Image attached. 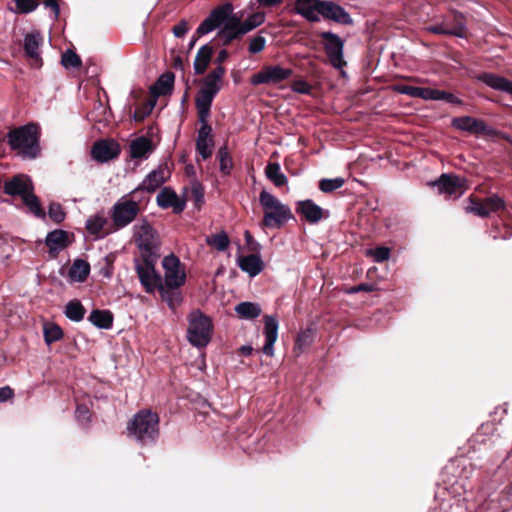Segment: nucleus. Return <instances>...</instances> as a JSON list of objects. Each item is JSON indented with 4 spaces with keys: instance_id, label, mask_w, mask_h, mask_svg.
Masks as SVG:
<instances>
[{
    "instance_id": "f257e3e1",
    "label": "nucleus",
    "mask_w": 512,
    "mask_h": 512,
    "mask_svg": "<svg viewBox=\"0 0 512 512\" xmlns=\"http://www.w3.org/2000/svg\"><path fill=\"white\" fill-rule=\"evenodd\" d=\"M135 228L137 247L141 251V258L135 259V270L140 282H144L147 273L156 270L155 266L160 257V241L157 231L147 221Z\"/></svg>"
},
{
    "instance_id": "f03ea898",
    "label": "nucleus",
    "mask_w": 512,
    "mask_h": 512,
    "mask_svg": "<svg viewBox=\"0 0 512 512\" xmlns=\"http://www.w3.org/2000/svg\"><path fill=\"white\" fill-rule=\"evenodd\" d=\"M40 135L39 125L29 123L11 129L7 134V142L23 158L35 159L40 154Z\"/></svg>"
},
{
    "instance_id": "7ed1b4c3",
    "label": "nucleus",
    "mask_w": 512,
    "mask_h": 512,
    "mask_svg": "<svg viewBox=\"0 0 512 512\" xmlns=\"http://www.w3.org/2000/svg\"><path fill=\"white\" fill-rule=\"evenodd\" d=\"M259 203L263 209L260 223L262 228L281 229L289 220L294 219L290 207L266 190L260 192Z\"/></svg>"
},
{
    "instance_id": "20e7f679",
    "label": "nucleus",
    "mask_w": 512,
    "mask_h": 512,
    "mask_svg": "<svg viewBox=\"0 0 512 512\" xmlns=\"http://www.w3.org/2000/svg\"><path fill=\"white\" fill-rule=\"evenodd\" d=\"M127 430L142 445L153 443L159 436V416L150 409H142L128 423Z\"/></svg>"
},
{
    "instance_id": "39448f33",
    "label": "nucleus",
    "mask_w": 512,
    "mask_h": 512,
    "mask_svg": "<svg viewBox=\"0 0 512 512\" xmlns=\"http://www.w3.org/2000/svg\"><path fill=\"white\" fill-rule=\"evenodd\" d=\"M187 339L189 343L197 348L206 347L212 338V319L200 309H194L188 315Z\"/></svg>"
},
{
    "instance_id": "423d86ee",
    "label": "nucleus",
    "mask_w": 512,
    "mask_h": 512,
    "mask_svg": "<svg viewBox=\"0 0 512 512\" xmlns=\"http://www.w3.org/2000/svg\"><path fill=\"white\" fill-rule=\"evenodd\" d=\"M140 283L147 293H153L157 289L162 300L173 310L183 301L180 288H168L163 285V279L156 270L153 273H147L146 281Z\"/></svg>"
},
{
    "instance_id": "0eeeda50",
    "label": "nucleus",
    "mask_w": 512,
    "mask_h": 512,
    "mask_svg": "<svg viewBox=\"0 0 512 512\" xmlns=\"http://www.w3.org/2000/svg\"><path fill=\"white\" fill-rule=\"evenodd\" d=\"M233 10L234 7L230 2L216 6L198 26L196 34L203 36L226 25L231 19L235 18L236 14L233 13Z\"/></svg>"
},
{
    "instance_id": "6e6552de",
    "label": "nucleus",
    "mask_w": 512,
    "mask_h": 512,
    "mask_svg": "<svg viewBox=\"0 0 512 512\" xmlns=\"http://www.w3.org/2000/svg\"><path fill=\"white\" fill-rule=\"evenodd\" d=\"M139 212L138 202L125 198L118 200L111 209V219L115 230L128 226L137 218Z\"/></svg>"
},
{
    "instance_id": "1a4fd4ad",
    "label": "nucleus",
    "mask_w": 512,
    "mask_h": 512,
    "mask_svg": "<svg viewBox=\"0 0 512 512\" xmlns=\"http://www.w3.org/2000/svg\"><path fill=\"white\" fill-rule=\"evenodd\" d=\"M468 201L470 204L465 207V211L481 218H487L492 212H498L506 208L504 199L497 194H493L484 199L471 195L469 196Z\"/></svg>"
},
{
    "instance_id": "9d476101",
    "label": "nucleus",
    "mask_w": 512,
    "mask_h": 512,
    "mask_svg": "<svg viewBox=\"0 0 512 512\" xmlns=\"http://www.w3.org/2000/svg\"><path fill=\"white\" fill-rule=\"evenodd\" d=\"M162 266L164 269L163 285L168 288H180L185 284V268L176 255L170 254L165 256Z\"/></svg>"
},
{
    "instance_id": "9b49d317",
    "label": "nucleus",
    "mask_w": 512,
    "mask_h": 512,
    "mask_svg": "<svg viewBox=\"0 0 512 512\" xmlns=\"http://www.w3.org/2000/svg\"><path fill=\"white\" fill-rule=\"evenodd\" d=\"M292 74L293 70L290 68H283L280 65H266L251 76L250 83L254 86L261 84L277 85L289 79Z\"/></svg>"
},
{
    "instance_id": "f8f14e48",
    "label": "nucleus",
    "mask_w": 512,
    "mask_h": 512,
    "mask_svg": "<svg viewBox=\"0 0 512 512\" xmlns=\"http://www.w3.org/2000/svg\"><path fill=\"white\" fill-rule=\"evenodd\" d=\"M319 37L323 42V47L330 64L336 69H341L345 66L346 61L343 58V40L337 34L330 31L319 33Z\"/></svg>"
},
{
    "instance_id": "ddd939ff",
    "label": "nucleus",
    "mask_w": 512,
    "mask_h": 512,
    "mask_svg": "<svg viewBox=\"0 0 512 512\" xmlns=\"http://www.w3.org/2000/svg\"><path fill=\"white\" fill-rule=\"evenodd\" d=\"M44 37L39 30L28 32L24 36L23 50L24 55L33 68H40L43 60L40 54V47L43 45Z\"/></svg>"
},
{
    "instance_id": "4468645a",
    "label": "nucleus",
    "mask_w": 512,
    "mask_h": 512,
    "mask_svg": "<svg viewBox=\"0 0 512 512\" xmlns=\"http://www.w3.org/2000/svg\"><path fill=\"white\" fill-rule=\"evenodd\" d=\"M120 153V144L113 139L98 140L93 144L91 149V157L99 163L116 159Z\"/></svg>"
},
{
    "instance_id": "2eb2a0df",
    "label": "nucleus",
    "mask_w": 512,
    "mask_h": 512,
    "mask_svg": "<svg viewBox=\"0 0 512 512\" xmlns=\"http://www.w3.org/2000/svg\"><path fill=\"white\" fill-rule=\"evenodd\" d=\"M467 183L466 178L451 173L442 174L435 182L440 192L455 197H460L466 192L469 188Z\"/></svg>"
},
{
    "instance_id": "dca6fc26",
    "label": "nucleus",
    "mask_w": 512,
    "mask_h": 512,
    "mask_svg": "<svg viewBox=\"0 0 512 512\" xmlns=\"http://www.w3.org/2000/svg\"><path fill=\"white\" fill-rule=\"evenodd\" d=\"M171 176V169L167 163L160 164L157 169L151 171L143 180L142 184L132 194L140 190L154 192L164 184Z\"/></svg>"
},
{
    "instance_id": "f3484780",
    "label": "nucleus",
    "mask_w": 512,
    "mask_h": 512,
    "mask_svg": "<svg viewBox=\"0 0 512 512\" xmlns=\"http://www.w3.org/2000/svg\"><path fill=\"white\" fill-rule=\"evenodd\" d=\"M319 14L325 19L330 20L342 25H352L353 19L350 14L340 5L332 2L323 0L320 3Z\"/></svg>"
},
{
    "instance_id": "a211bd4d",
    "label": "nucleus",
    "mask_w": 512,
    "mask_h": 512,
    "mask_svg": "<svg viewBox=\"0 0 512 512\" xmlns=\"http://www.w3.org/2000/svg\"><path fill=\"white\" fill-rule=\"evenodd\" d=\"M264 329L265 343L262 347V352L269 357L274 355V344L278 338V319L274 315H264Z\"/></svg>"
},
{
    "instance_id": "6ab92c4d",
    "label": "nucleus",
    "mask_w": 512,
    "mask_h": 512,
    "mask_svg": "<svg viewBox=\"0 0 512 512\" xmlns=\"http://www.w3.org/2000/svg\"><path fill=\"white\" fill-rule=\"evenodd\" d=\"M156 202L162 209L172 208L175 214H180L186 207V199L180 198L170 187H164L157 195Z\"/></svg>"
},
{
    "instance_id": "aec40b11",
    "label": "nucleus",
    "mask_w": 512,
    "mask_h": 512,
    "mask_svg": "<svg viewBox=\"0 0 512 512\" xmlns=\"http://www.w3.org/2000/svg\"><path fill=\"white\" fill-rule=\"evenodd\" d=\"M213 129L210 124H201L197 131L196 151L206 160L212 156L214 147Z\"/></svg>"
},
{
    "instance_id": "412c9836",
    "label": "nucleus",
    "mask_w": 512,
    "mask_h": 512,
    "mask_svg": "<svg viewBox=\"0 0 512 512\" xmlns=\"http://www.w3.org/2000/svg\"><path fill=\"white\" fill-rule=\"evenodd\" d=\"M3 190L9 196H20L22 198L30 190H34V185L27 175L17 174L5 181Z\"/></svg>"
},
{
    "instance_id": "4be33fe9",
    "label": "nucleus",
    "mask_w": 512,
    "mask_h": 512,
    "mask_svg": "<svg viewBox=\"0 0 512 512\" xmlns=\"http://www.w3.org/2000/svg\"><path fill=\"white\" fill-rule=\"evenodd\" d=\"M452 126L456 129L476 135H487L490 132L485 121L471 116L453 118Z\"/></svg>"
},
{
    "instance_id": "5701e85b",
    "label": "nucleus",
    "mask_w": 512,
    "mask_h": 512,
    "mask_svg": "<svg viewBox=\"0 0 512 512\" xmlns=\"http://www.w3.org/2000/svg\"><path fill=\"white\" fill-rule=\"evenodd\" d=\"M175 75L167 71L159 76L156 82L150 87L151 98L157 100L159 96L170 95L174 89Z\"/></svg>"
},
{
    "instance_id": "b1692460",
    "label": "nucleus",
    "mask_w": 512,
    "mask_h": 512,
    "mask_svg": "<svg viewBox=\"0 0 512 512\" xmlns=\"http://www.w3.org/2000/svg\"><path fill=\"white\" fill-rule=\"evenodd\" d=\"M322 2L323 0H296L294 11L309 22H318L320 18L316 12L319 14Z\"/></svg>"
},
{
    "instance_id": "393cba45",
    "label": "nucleus",
    "mask_w": 512,
    "mask_h": 512,
    "mask_svg": "<svg viewBox=\"0 0 512 512\" xmlns=\"http://www.w3.org/2000/svg\"><path fill=\"white\" fill-rule=\"evenodd\" d=\"M477 80L483 82L492 89L512 95V81L503 76L491 72H482L478 74Z\"/></svg>"
},
{
    "instance_id": "a878e982",
    "label": "nucleus",
    "mask_w": 512,
    "mask_h": 512,
    "mask_svg": "<svg viewBox=\"0 0 512 512\" xmlns=\"http://www.w3.org/2000/svg\"><path fill=\"white\" fill-rule=\"evenodd\" d=\"M226 74V69L223 66H216L211 70L208 75L203 79L202 87L203 91L210 92L217 95L223 85V78Z\"/></svg>"
},
{
    "instance_id": "bb28decb",
    "label": "nucleus",
    "mask_w": 512,
    "mask_h": 512,
    "mask_svg": "<svg viewBox=\"0 0 512 512\" xmlns=\"http://www.w3.org/2000/svg\"><path fill=\"white\" fill-rule=\"evenodd\" d=\"M242 38L243 35L241 34L233 18L230 20V22L226 23V25L219 29L215 39L218 41L219 45L227 47L234 41L241 40Z\"/></svg>"
},
{
    "instance_id": "cd10ccee",
    "label": "nucleus",
    "mask_w": 512,
    "mask_h": 512,
    "mask_svg": "<svg viewBox=\"0 0 512 512\" xmlns=\"http://www.w3.org/2000/svg\"><path fill=\"white\" fill-rule=\"evenodd\" d=\"M296 212L301 214L309 223L319 222L324 214L323 209L310 199L299 201L296 206Z\"/></svg>"
},
{
    "instance_id": "c85d7f7f",
    "label": "nucleus",
    "mask_w": 512,
    "mask_h": 512,
    "mask_svg": "<svg viewBox=\"0 0 512 512\" xmlns=\"http://www.w3.org/2000/svg\"><path fill=\"white\" fill-rule=\"evenodd\" d=\"M45 243L49 248L50 254L55 255L60 250L69 246V233L65 230L55 229L47 234Z\"/></svg>"
},
{
    "instance_id": "c756f323",
    "label": "nucleus",
    "mask_w": 512,
    "mask_h": 512,
    "mask_svg": "<svg viewBox=\"0 0 512 512\" xmlns=\"http://www.w3.org/2000/svg\"><path fill=\"white\" fill-rule=\"evenodd\" d=\"M214 54V47L211 43H207L199 48L194 59V72L196 75H203Z\"/></svg>"
},
{
    "instance_id": "7c9ffc66",
    "label": "nucleus",
    "mask_w": 512,
    "mask_h": 512,
    "mask_svg": "<svg viewBox=\"0 0 512 512\" xmlns=\"http://www.w3.org/2000/svg\"><path fill=\"white\" fill-rule=\"evenodd\" d=\"M130 157L132 159L147 158L148 155L154 150L153 142L151 139L141 136L132 140L130 143Z\"/></svg>"
},
{
    "instance_id": "2f4dec72",
    "label": "nucleus",
    "mask_w": 512,
    "mask_h": 512,
    "mask_svg": "<svg viewBox=\"0 0 512 512\" xmlns=\"http://www.w3.org/2000/svg\"><path fill=\"white\" fill-rule=\"evenodd\" d=\"M238 265L242 271L248 273L251 277L258 275L263 269V261L260 255L256 253L239 256Z\"/></svg>"
},
{
    "instance_id": "473e14b6",
    "label": "nucleus",
    "mask_w": 512,
    "mask_h": 512,
    "mask_svg": "<svg viewBox=\"0 0 512 512\" xmlns=\"http://www.w3.org/2000/svg\"><path fill=\"white\" fill-rule=\"evenodd\" d=\"M113 314L109 310H93L88 320L97 328L110 329L113 325Z\"/></svg>"
},
{
    "instance_id": "72a5a7b5",
    "label": "nucleus",
    "mask_w": 512,
    "mask_h": 512,
    "mask_svg": "<svg viewBox=\"0 0 512 512\" xmlns=\"http://www.w3.org/2000/svg\"><path fill=\"white\" fill-rule=\"evenodd\" d=\"M21 199L29 212L35 217L40 219L46 218V212L41 205L40 199L35 195L34 190H30L26 195H23Z\"/></svg>"
},
{
    "instance_id": "f704fd0d",
    "label": "nucleus",
    "mask_w": 512,
    "mask_h": 512,
    "mask_svg": "<svg viewBox=\"0 0 512 512\" xmlns=\"http://www.w3.org/2000/svg\"><path fill=\"white\" fill-rule=\"evenodd\" d=\"M235 312L241 319L253 320L261 315L262 309L258 303L240 302L235 306Z\"/></svg>"
},
{
    "instance_id": "c9c22d12",
    "label": "nucleus",
    "mask_w": 512,
    "mask_h": 512,
    "mask_svg": "<svg viewBox=\"0 0 512 512\" xmlns=\"http://www.w3.org/2000/svg\"><path fill=\"white\" fill-rule=\"evenodd\" d=\"M446 26L449 29V35H453L459 38L466 37V21L462 13L454 12L452 20H446Z\"/></svg>"
},
{
    "instance_id": "e433bc0d",
    "label": "nucleus",
    "mask_w": 512,
    "mask_h": 512,
    "mask_svg": "<svg viewBox=\"0 0 512 512\" xmlns=\"http://www.w3.org/2000/svg\"><path fill=\"white\" fill-rule=\"evenodd\" d=\"M90 273V264L83 259H76L69 269V277L77 282H84Z\"/></svg>"
},
{
    "instance_id": "4c0bfd02",
    "label": "nucleus",
    "mask_w": 512,
    "mask_h": 512,
    "mask_svg": "<svg viewBox=\"0 0 512 512\" xmlns=\"http://www.w3.org/2000/svg\"><path fill=\"white\" fill-rule=\"evenodd\" d=\"M265 174L276 187H282L287 184V177L280 171V165L277 162H270L265 168Z\"/></svg>"
},
{
    "instance_id": "58836bf2",
    "label": "nucleus",
    "mask_w": 512,
    "mask_h": 512,
    "mask_svg": "<svg viewBox=\"0 0 512 512\" xmlns=\"http://www.w3.org/2000/svg\"><path fill=\"white\" fill-rule=\"evenodd\" d=\"M64 313L71 321L80 322L84 318L86 309L79 300L74 299L66 304Z\"/></svg>"
},
{
    "instance_id": "ea45409f",
    "label": "nucleus",
    "mask_w": 512,
    "mask_h": 512,
    "mask_svg": "<svg viewBox=\"0 0 512 512\" xmlns=\"http://www.w3.org/2000/svg\"><path fill=\"white\" fill-rule=\"evenodd\" d=\"M314 340V332L312 329L307 328L305 330H302L298 333L295 344L293 347L294 353L299 355L302 353L305 349H307Z\"/></svg>"
},
{
    "instance_id": "a19ab883",
    "label": "nucleus",
    "mask_w": 512,
    "mask_h": 512,
    "mask_svg": "<svg viewBox=\"0 0 512 512\" xmlns=\"http://www.w3.org/2000/svg\"><path fill=\"white\" fill-rule=\"evenodd\" d=\"M206 243L208 246L215 248L217 251H225L230 244V239L225 231H220L207 236Z\"/></svg>"
},
{
    "instance_id": "79ce46f5",
    "label": "nucleus",
    "mask_w": 512,
    "mask_h": 512,
    "mask_svg": "<svg viewBox=\"0 0 512 512\" xmlns=\"http://www.w3.org/2000/svg\"><path fill=\"white\" fill-rule=\"evenodd\" d=\"M217 158L221 173L223 175H230L233 168V159L226 145L219 148Z\"/></svg>"
},
{
    "instance_id": "37998d69",
    "label": "nucleus",
    "mask_w": 512,
    "mask_h": 512,
    "mask_svg": "<svg viewBox=\"0 0 512 512\" xmlns=\"http://www.w3.org/2000/svg\"><path fill=\"white\" fill-rule=\"evenodd\" d=\"M45 342L49 345L63 338L62 328L55 323H46L43 328Z\"/></svg>"
},
{
    "instance_id": "c03bdc74",
    "label": "nucleus",
    "mask_w": 512,
    "mask_h": 512,
    "mask_svg": "<svg viewBox=\"0 0 512 512\" xmlns=\"http://www.w3.org/2000/svg\"><path fill=\"white\" fill-rule=\"evenodd\" d=\"M108 220L101 215H95L90 217L86 221V230L95 236H99L102 230L104 229L105 225L107 224Z\"/></svg>"
},
{
    "instance_id": "a18cd8bd",
    "label": "nucleus",
    "mask_w": 512,
    "mask_h": 512,
    "mask_svg": "<svg viewBox=\"0 0 512 512\" xmlns=\"http://www.w3.org/2000/svg\"><path fill=\"white\" fill-rule=\"evenodd\" d=\"M107 107L100 99L93 103V109L87 114V119L91 122H102L106 119Z\"/></svg>"
},
{
    "instance_id": "49530a36",
    "label": "nucleus",
    "mask_w": 512,
    "mask_h": 512,
    "mask_svg": "<svg viewBox=\"0 0 512 512\" xmlns=\"http://www.w3.org/2000/svg\"><path fill=\"white\" fill-rule=\"evenodd\" d=\"M156 100L155 99H149L145 103H143L142 106L137 107L133 113V119L136 122H142L144 119L149 116L155 107Z\"/></svg>"
},
{
    "instance_id": "de8ad7c7",
    "label": "nucleus",
    "mask_w": 512,
    "mask_h": 512,
    "mask_svg": "<svg viewBox=\"0 0 512 512\" xmlns=\"http://www.w3.org/2000/svg\"><path fill=\"white\" fill-rule=\"evenodd\" d=\"M61 64L65 68H79L82 65V60L74 51L67 50L62 54Z\"/></svg>"
},
{
    "instance_id": "09e8293b",
    "label": "nucleus",
    "mask_w": 512,
    "mask_h": 512,
    "mask_svg": "<svg viewBox=\"0 0 512 512\" xmlns=\"http://www.w3.org/2000/svg\"><path fill=\"white\" fill-rule=\"evenodd\" d=\"M344 179L337 177L334 179H322L319 182V189L324 193H331L344 185Z\"/></svg>"
},
{
    "instance_id": "8fccbe9b",
    "label": "nucleus",
    "mask_w": 512,
    "mask_h": 512,
    "mask_svg": "<svg viewBox=\"0 0 512 512\" xmlns=\"http://www.w3.org/2000/svg\"><path fill=\"white\" fill-rule=\"evenodd\" d=\"M48 215H49L50 219L56 224L62 223L66 217V213H65L62 205L57 202L50 203L49 209H48Z\"/></svg>"
},
{
    "instance_id": "3c124183",
    "label": "nucleus",
    "mask_w": 512,
    "mask_h": 512,
    "mask_svg": "<svg viewBox=\"0 0 512 512\" xmlns=\"http://www.w3.org/2000/svg\"><path fill=\"white\" fill-rule=\"evenodd\" d=\"M191 200L198 210L204 204V188L199 182H194L191 186Z\"/></svg>"
},
{
    "instance_id": "603ef678",
    "label": "nucleus",
    "mask_w": 512,
    "mask_h": 512,
    "mask_svg": "<svg viewBox=\"0 0 512 512\" xmlns=\"http://www.w3.org/2000/svg\"><path fill=\"white\" fill-rule=\"evenodd\" d=\"M215 96L216 95H214L210 92L203 91V90L199 89V91L195 97V106L196 107H211Z\"/></svg>"
},
{
    "instance_id": "864d4df0",
    "label": "nucleus",
    "mask_w": 512,
    "mask_h": 512,
    "mask_svg": "<svg viewBox=\"0 0 512 512\" xmlns=\"http://www.w3.org/2000/svg\"><path fill=\"white\" fill-rule=\"evenodd\" d=\"M17 11L22 14L33 12L39 5L38 0H14Z\"/></svg>"
},
{
    "instance_id": "5fc2aeb1",
    "label": "nucleus",
    "mask_w": 512,
    "mask_h": 512,
    "mask_svg": "<svg viewBox=\"0 0 512 512\" xmlns=\"http://www.w3.org/2000/svg\"><path fill=\"white\" fill-rule=\"evenodd\" d=\"M439 89L429 87H417L416 98L423 100H439Z\"/></svg>"
},
{
    "instance_id": "6e6d98bb",
    "label": "nucleus",
    "mask_w": 512,
    "mask_h": 512,
    "mask_svg": "<svg viewBox=\"0 0 512 512\" xmlns=\"http://www.w3.org/2000/svg\"><path fill=\"white\" fill-rule=\"evenodd\" d=\"M266 44V39L261 36L257 35L254 38L250 40L248 51L251 54H257L264 50Z\"/></svg>"
},
{
    "instance_id": "4d7b16f0",
    "label": "nucleus",
    "mask_w": 512,
    "mask_h": 512,
    "mask_svg": "<svg viewBox=\"0 0 512 512\" xmlns=\"http://www.w3.org/2000/svg\"><path fill=\"white\" fill-rule=\"evenodd\" d=\"M234 21L243 36L248 32L252 31L253 29L257 28V23H253L248 18L242 21L241 17L235 15Z\"/></svg>"
},
{
    "instance_id": "13d9d810",
    "label": "nucleus",
    "mask_w": 512,
    "mask_h": 512,
    "mask_svg": "<svg viewBox=\"0 0 512 512\" xmlns=\"http://www.w3.org/2000/svg\"><path fill=\"white\" fill-rule=\"evenodd\" d=\"M244 239H245V244H246V247L247 249L251 252V253H256V254H259L260 252V244L254 239L253 235L248 231L246 230L244 232Z\"/></svg>"
},
{
    "instance_id": "bf43d9fd",
    "label": "nucleus",
    "mask_w": 512,
    "mask_h": 512,
    "mask_svg": "<svg viewBox=\"0 0 512 512\" xmlns=\"http://www.w3.org/2000/svg\"><path fill=\"white\" fill-rule=\"evenodd\" d=\"M76 418L81 423H87L90 420V410L85 404H78L75 411Z\"/></svg>"
},
{
    "instance_id": "052dcab7",
    "label": "nucleus",
    "mask_w": 512,
    "mask_h": 512,
    "mask_svg": "<svg viewBox=\"0 0 512 512\" xmlns=\"http://www.w3.org/2000/svg\"><path fill=\"white\" fill-rule=\"evenodd\" d=\"M291 87L293 91L306 95H309L312 90V86L307 81L302 79L294 81Z\"/></svg>"
},
{
    "instance_id": "680f3d73",
    "label": "nucleus",
    "mask_w": 512,
    "mask_h": 512,
    "mask_svg": "<svg viewBox=\"0 0 512 512\" xmlns=\"http://www.w3.org/2000/svg\"><path fill=\"white\" fill-rule=\"evenodd\" d=\"M394 91L408 95L410 97H416L417 86H409L404 84H396L393 87Z\"/></svg>"
},
{
    "instance_id": "e2e57ef3",
    "label": "nucleus",
    "mask_w": 512,
    "mask_h": 512,
    "mask_svg": "<svg viewBox=\"0 0 512 512\" xmlns=\"http://www.w3.org/2000/svg\"><path fill=\"white\" fill-rule=\"evenodd\" d=\"M373 256L375 261L383 262L389 259L390 257V249L387 247H377L373 251Z\"/></svg>"
},
{
    "instance_id": "0e129e2a",
    "label": "nucleus",
    "mask_w": 512,
    "mask_h": 512,
    "mask_svg": "<svg viewBox=\"0 0 512 512\" xmlns=\"http://www.w3.org/2000/svg\"><path fill=\"white\" fill-rule=\"evenodd\" d=\"M189 30V26L186 20H181L179 23L173 26V34L175 37H183Z\"/></svg>"
},
{
    "instance_id": "69168bd1",
    "label": "nucleus",
    "mask_w": 512,
    "mask_h": 512,
    "mask_svg": "<svg viewBox=\"0 0 512 512\" xmlns=\"http://www.w3.org/2000/svg\"><path fill=\"white\" fill-rule=\"evenodd\" d=\"M439 100H444V101H446L448 103L456 104V105L462 104V100L460 98L455 96L453 93H450V92H447V91H444V90H440V92H439Z\"/></svg>"
},
{
    "instance_id": "338daca9",
    "label": "nucleus",
    "mask_w": 512,
    "mask_h": 512,
    "mask_svg": "<svg viewBox=\"0 0 512 512\" xmlns=\"http://www.w3.org/2000/svg\"><path fill=\"white\" fill-rule=\"evenodd\" d=\"M198 121L201 124H209L208 118L210 116L211 107H196Z\"/></svg>"
},
{
    "instance_id": "774afa93",
    "label": "nucleus",
    "mask_w": 512,
    "mask_h": 512,
    "mask_svg": "<svg viewBox=\"0 0 512 512\" xmlns=\"http://www.w3.org/2000/svg\"><path fill=\"white\" fill-rule=\"evenodd\" d=\"M427 31L438 35H449V29L446 26V21L443 24H436L427 27Z\"/></svg>"
}]
</instances>
